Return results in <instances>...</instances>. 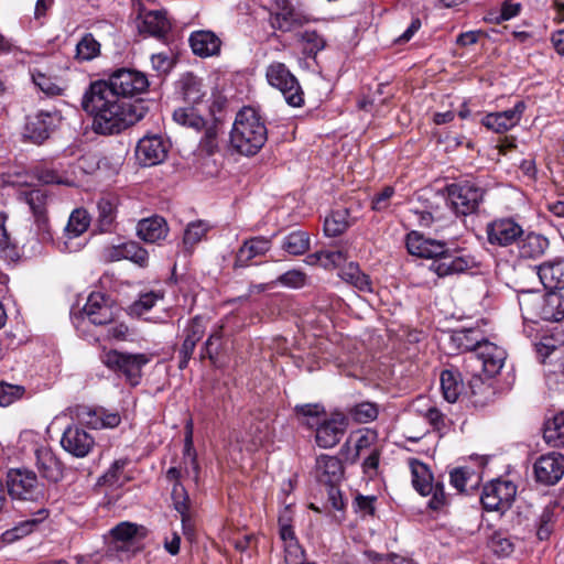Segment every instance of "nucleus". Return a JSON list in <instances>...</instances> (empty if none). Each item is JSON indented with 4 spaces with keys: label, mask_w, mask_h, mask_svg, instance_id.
<instances>
[{
    "label": "nucleus",
    "mask_w": 564,
    "mask_h": 564,
    "mask_svg": "<svg viewBox=\"0 0 564 564\" xmlns=\"http://www.w3.org/2000/svg\"><path fill=\"white\" fill-rule=\"evenodd\" d=\"M80 106L91 117V129L100 135H116L141 121L148 112L143 100H121L104 80L90 83Z\"/></svg>",
    "instance_id": "nucleus-1"
},
{
    "label": "nucleus",
    "mask_w": 564,
    "mask_h": 564,
    "mask_svg": "<svg viewBox=\"0 0 564 564\" xmlns=\"http://www.w3.org/2000/svg\"><path fill=\"white\" fill-rule=\"evenodd\" d=\"M406 249L412 256L431 259L429 269L438 278L462 274L476 267L470 254L448 249L445 242L426 238L416 231L408 235Z\"/></svg>",
    "instance_id": "nucleus-2"
},
{
    "label": "nucleus",
    "mask_w": 564,
    "mask_h": 564,
    "mask_svg": "<svg viewBox=\"0 0 564 564\" xmlns=\"http://www.w3.org/2000/svg\"><path fill=\"white\" fill-rule=\"evenodd\" d=\"M268 131L260 115L251 107L237 112L230 130V147L242 155H254L264 145Z\"/></svg>",
    "instance_id": "nucleus-3"
},
{
    "label": "nucleus",
    "mask_w": 564,
    "mask_h": 564,
    "mask_svg": "<svg viewBox=\"0 0 564 564\" xmlns=\"http://www.w3.org/2000/svg\"><path fill=\"white\" fill-rule=\"evenodd\" d=\"M520 307L525 319L561 322L564 319V294L550 292L542 296L527 292L520 299Z\"/></svg>",
    "instance_id": "nucleus-4"
},
{
    "label": "nucleus",
    "mask_w": 564,
    "mask_h": 564,
    "mask_svg": "<svg viewBox=\"0 0 564 564\" xmlns=\"http://www.w3.org/2000/svg\"><path fill=\"white\" fill-rule=\"evenodd\" d=\"M412 485L414 489L424 497L431 496L427 508L440 511L447 505V497L442 482H434L433 475L427 465L417 459H409Z\"/></svg>",
    "instance_id": "nucleus-5"
},
{
    "label": "nucleus",
    "mask_w": 564,
    "mask_h": 564,
    "mask_svg": "<svg viewBox=\"0 0 564 564\" xmlns=\"http://www.w3.org/2000/svg\"><path fill=\"white\" fill-rule=\"evenodd\" d=\"M447 200L458 216L476 213L484 199L485 189L471 181H462L446 186Z\"/></svg>",
    "instance_id": "nucleus-6"
},
{
    "label": "nucleus",
    "mask_w": 564,
    "mask_h": 564,
    "mask_svg": "<svg viewBox=\"0 0 564 564\" xmlns=\"http://www.w3.org/2000/svg\"><path fill=\"white\" fill-rule=\"evenodd\" d=\"M265 77L268 83L279 89L285 101L292 107H301L304 102L303 90L296 77L290 72L285 64L273 62L267 67Z\"/></svg>",
    "instance_id": "nucleus-7"
},
{
    "label": "nucleus",
    "mask_w": 564,
    "mask_h": 564,
    "mask_svg": "<svg viewBox=\"0 0 564 564\" xmlns=\"http://www.w3.org/2000/svg\"><path fill=\"white\" fill-rule=\"evenodd\" d=\"M104 83L121 100H130L134 96L144 93L149 87L147 76L141 72L130 68L117 69Z\"/></svg>",
    "instance_id": "nucleus-8"
},
{
    "label": "nucleus",
    "mask_w": 564,
    "mask_h": 564,
    "mask_svg": "<svg viewBox=\"0 0 564 564\" xmlns=\"http://www.w3.org/2000/svg\"><path fill=\"white\" fill-rule=\"evenodd\" d=\"M150 361L145 354H129L110 350L102 357V362L111 370L121 372L131 386H137L142 377V368Z\"/></svg>",
    "instance_id": "nucleus-9"
},
{
    "label": "nucleus",
    "mask_w": 564,
    "mask_h": 564,
    "mask_svg": "<svg viewBox=\"0 0 564 564\" xmlns=\"http://www.w3.org/2000/svg\"><path fill=\"white\" fill-rule=\"evenodd\" d=\"M517 486L505 479H496L487 484L481 492V503L488 511H505L516 498Z\"/></svg>",
    "instance_id": "nucleus-10"
},
{
    "label": "nucleus",
    "mask_w": 564,
    "mask_h": 564,
    "mask_svg": "<svg viewBox=\"0 0 564 564\" xmlns=\"http://www.w3.org/2000/svg\"><path fill=\"white\" fill-rule=\"evenodd\" d=\"M182 478V470L176 467H171L166 471V479L173 484L172 500L174 509L181 514L183 533L191 538L194 533V524L192 522L191 500L186 489L180 481Z\"/></svg>",
    "instance_id": "nucleus-11"
},
{
    "label": "nucleus",
    "mask_w": 564,
    "mask_h": 564,
    "mask_svg": "<svg viewBox=\"0 0 564 564\" xmlns=\"http://www.w3.org/2000/svg\"><path fill=\"white\" fill-rule=\"evenodd\" d=\"M466 348L475 352L477 361L481 364L487 376L494 377L502 369L507 358L502 347L488 340H476L475 344H466Z\"/></svg>",
    "instance_id": "nucleus-12"
},
{
    "label": "nucleus",
    "mask_w": 564,
    "mask_h": 564,
    "mask_svg": "<svg viewBox=\"0 0 564 564\" xmlns=\"http://www.w3.org/2000/svg\"><path fill=\"white\" fill-rule=\"evenodd\" d=\"M308 21V17L290 0H276L275 10L270 14V25L281 32H291Z\"/></svg>",
    "instance_id": "nucleus-13"
},
{
    "label": "nucleus",
    "mask_w": 564,
    "mask_h": 564,
    "mask_svg": "<svg viewBox=\"0 0 564 564\" xmlns=\"http://www.w3.org/2000/svg\"><path fill=\"white\" fill-rule=\"evenodd\" d=\"M8 491L17 499L32 500L40 494L37 477L29 469H11L8 473Z\"/></svg>",
    "instance_id": "nucleus-14"
},
{
    "label": "nucleus",
    "mask_w": 564,
    "mask_h": 564,
    "mask_svg": "<svg viewBox=\"0 0 564 564\" xmlns=\"http://www.w3.org/2000/svg\"><path fill=\"white\" fill-rule=\"evenodd\" d=\"M58 420H69L77 423H120L121 417L117 412H109L104 408L88 405H75L57 416Z\"/></svg>",
    "instance_id": "nucleus-15"
},
{
    "label": "nucleus",
    "mask_w": 564,
    "mask_h": 564,
    "mask_svg": "<svg viewBox=\"0 0 564 564\" xmlns=\"http://www.w3.org/2000/svg\"><path fill=\"white\" fill-rule=\"evenodd\" d=\"M533 469L538 482L555 485L564 475V456L558 453L542 455L535 460Z\"/></svg>",
    "instance_id": "nucleus-16"
},
{
    "label": "nucleus",
    "mask_w": 564,
    "mask_h": 564,
    "mask_svg": "<svg viewBox=\"0 0 564 564\" xmlns=\"http://www.w3.org/2000/svg\"><path fill=\"white\" fill-rule=\"evenodd\" d=\"M95 437L83 425H68L64 431L61 445L75 457H85L93 449Z\"/></svg>",
    "instance_id": "nucleus-17"
},
{
    "label": "nucleus",
    "mask_w": 564,
    "mask_h": 564,
    "mask_svg": "<svg viewBox=\"0 0 564 564\" xmlns=\"http://www.w3.org/2000/svg\"><path fill=\"white\" fill-rule=\"evenodd\" d=\"M116 311L112 301L99 292L91 293L83 308L89 322L95 325H108L116 318Z\"/></svg>",
    "instance_id": "nucleus-18"
},
{
    "label": "nucleus",
    "mask_w": 564,
    "mask_h": 564,
    "mask_svg": "<svg viewBox=\"0 0 564 564\" xmlns=\"http://www.w3.org/2000/svg\"><path fill=\"white\" fill-rule=\"evenodd\" d=\"M486 232L489 243L507 247L523 235V229L512 218H499L487 225Z\"/></svg>",
    "instance_id": "nucleus-19"
},
{
    "label": "nucleus",
    "mask_w": 564,
    "mask_h": 564,
    "mask_svg": "<svg viewBox=\"0 0 564 564\" xmlns=\"http://www.w3.org/2000/svg\"><path fill=\"white\" fill-rule=\"evenodd\" d=\"M167 148L159 135L143 137L135 148V158L143 166H153L164 161Z\"/></svg>",
    "instance_id": "nucleus-20"
},
{
    "label": "nucleus",
    "mask_w": 564,
    "mask_h": 564,
    "mask_svg": "<svg viewBox=\"0 0 564 564\" xmlns=\"http://www.w3.org/2000/svg\"><path fill=\"white\" fill-rule=\"evenodd\" d=\"M524 110L525 104L518 101L511 109L486 115L481 123L496 133H505L520 122Z\"/></svg>",
    "instance_id": "nucleus-21"
},
{
    "label": "nucleus",
    "mask_w": 564,
    "mask_h": 564,
    "mask_svg": "<svg viewBox=\"0 0 564 564\" xmlns=\"http://www.w3.org/2000/svg\"><path fill=\"white\" fill-rule=\"evenodd\" d=\"M61 113L56 110H41L35 116L29 118L25 127L26 133L31 140L41 143L48 138L51 131L61 122Z\"/></svg>",
    "instance_id": "nucleus-22"
},
{
    "label": "nucleus",
    "mask_w": 564,
    "mask_h": 564,
    "mask_svg": "<svg viewBox=\"0 0 564 564\" xmlns=\"http://www.w3.org/2000/svg\"><path fill=\"white\" fill-rule=\"evenodd\" d=\"M271 239L263 236L245 240L236 253L234 268L247 267L252 259L264 256L271 249Z\"/></svg>",
    "instance_id": "nucleus-23"
},
{
    "label": "nucleus",
    "mask_w": 564,
    "mask_h": 564,
    "mask_svg": "<svg viewBox=\"0 0 564 564\" xmlns=\"http://www.w3.org/2000/svg\"><path fill=\"white\" fill-rule=\"evenodd\" d=\"M189 44L195 55L209 57L219 54L221 41L214 32L199 30L191 34Z\"/></svg>",
    "instance_id": "nucleus-24"
},
{
    "label": "nucleus",
    "mask_w": 564,
    "mask_h": 564,
    "mask_svg": "<svg viewBox=\"0 0 564 564\" xmlns=\"http://www.w3.org/2000/svg\"><path fill=\"white\" fill-rule=\"evenodd\" d=\"M36 468L43 478L56 482L63 476L61 462L57 459L52 449L40 447L35 451Z\"/></svg>",
    "instance_id": "nucleus-25"
},
{
    "label": "nucleus",
    "mask_w": 564,
    "mask_h": 564,
    "mask_svg": "<svg viewBox=\"0 0 564 564\" xmlns=\"http://www.w3.org/2000/svg\"><path fill=\"white\" fill-rule=\"evenodd\" d=\"M541 283L547 290L564 289V259L547 261L538 267Z\"/></svg>",
    "instance_id": "nucleus-26"
},
{
    "label": "nucleus",
    "mask_w": 564,
    "mask_h": 564,
    "mask_svg": "<svg viewBox=\"0 0 564 564\" xmlns=\"http://www.w3.org/2000/svg\"><path fill=\"white\" fill-rule=\"evenodd\" d=\"M180 94L183 101L189 106H200L206 97V91L202 79L188 73L181 77L178 82Z\"/></svg>",
    "instance_id": "nucleus-27"
},
{
    "label": "nucleus",
    "mask_w": 564,
    "mask_h": 564,
    "mask_svg": "<svg viewBox=\"0 0 564 564\" xmlns=\"http://www.w3.org/2000/svg\"><path fill=\"white\" fill-rule=\"evenodd\" d=\"M169 227L164 218L152 216L141 219L137 226L138 237L145 241L154 243L167 236Z\"/></svg>",
    "instance_id": "nucleus-28"
},
{
    "label": "nucleus",
    "mask_w": 564,
    "mask_h": 564,
    "mask_svg": "<svg viewBox=\"0 0 564 564\" xmlns=\"http://www.w3.org/2000/svg\"><path fill=\"white\" fill-rule=\"evenodd\" d=\"M48 517V511L44 508L34 512L31 518L19 522L15 527L2 533V539L6 543H13L17 540L32 533L40 523Z\"/></svg>",
    "instance_id": "nucleus-29"
},
{
    "label": "nucleus",
    "mask_w": 564,
    "mask_h": 564,
    "mask_svg": "<svg viewBox=\"0 0 564 564\" xmlns=\"http://www.w3.org/2000/svg\"><path fill=\"white\" fill-rule=\"evenodd\" d=\"M171 29V23L165 12L148 11L142 15L139 30L141 33H148L155 37L164 36Z\"/></svg>",
    "instance_id": "nucleus-30"
},
{
    "label": "nucleus",
    "mask_w": 564,
    "mask_h": 564,
    "mask_svg": "<svg viewBox=\"0 0 564 564\" xmlns=\"http://www.w3.org/2000/svg\"><path fill=\"white\" fill-rule=\"evenodd\" d=\"M549 245L546 237L530 232L518 242L519 256L523 259H538L545 253Z\"/></svg>",
    "instance_id": "nucleus-31"
},
{
    "label": "nucleus",
    "mask_w": 564,
    "mask_h": 564,
    "mask_svg": "<svg viewBox=\"0 0 564 564\" xmlns=\"http://www.w3.org/2000/svg\"><path fill=\"white\" fill-rule=\"evenodd\" d=\"M118 197L115 195H106L100 197L97 203L98 226L101 231L110 230L117 216Z\"/></svg>",
    "instance_id": "nucleus-32"
},
{
    "label": "nucleus",
    "mask_w": 564,
    "mask_h": 564,
    "mask_svg": "<svg viewBox=\"0 0 564 564\" xmlns=\"http://www.w3.org/2000/svg\"><path fill=\"white\" fill-rule=\"evenodd\" d=\"M441 388L446 401L451 403L457 401L464 389L460 375L452 370H443L441 373Z\"/></svg>",
    "instance_id": "nucleus-33"
},
{
    "label": "nucleus",
    "mask_w": 564,
    "mask_h": 564,
    "mask_svg": "<svg viewBox=\"0 0 564 564\" xmlns=\"http://www.w3.org/2000/svg\"><path fill=\"white\" fill-rule=\"evenodd\" d=\"M173 119L181 126H186L199 131L206 122L198 111V107L186 105L174 110Z\"/></svg>",
    "instance_id": "nucleus-34"
},
{
    "label": "nucleus",
    "mask_w": 564,
    "mask_h": 564,
    "mask_svg": "<svg viewBox=\"0 0 564 564\" xmlns=\"http://www.w3.org/2000/svg\"><path fill=\"white\" fill-rule=\"evenodd\" d=\"M183 465L187 476H192L195 481L198 479L199 465L196 458V452L193 446V429L189 425L185 433V445L183 453Z\"/></svg>",
    "instance_id": "nucleus-35"
},
{
    "label": "nucleus",
    "mask_w": 564,
    "mask_h": 564,
    "mask_svg": "<svg viewBox=\"0 0 564 564\" xmlns=\"http://www.w3.org/2000/svg\"><path fill=\"white\" fill-rule=\"evenodd\" d=\"M350 226L348 209L334 210L324 221V231L329 237L341 235Z\"/></svg>",
    "instance_id": "nucleus-36"
},
{
    "label": "nucleus",
    "mask_w": 564,
    "mask_h": 564,
    "mask_svg": "<svg viewBox=\"0 0 564 564\" xmlns=\"http://www.w3.org/2000/svg\"><path fill=\"white\" fill-rule=\"evenodd\" d=\"M345 430L338 425H317L315 441L319 447L332 448L343 438Z\"/></svg>",
    "instance_id": "nucleus-37"
},
{
    "label": "nucleus",
    "mask_w": 564,
    "mask_h": 564,
    "mask_svg": "<svg viewBox=\"0 0 564 564\" xmlns=\"http://www.w3.org/2000/svg\"><path fill=\"white\" fill-rule=\"evenodd\" d=\"M340 276L344 281L352 284L361 292L371 293L373 291L370 278L361 272L359 267L355 263H349V265L341 271Z\"/></svg>",
    "instance_id": "nucleus-38"
},
{
    "label": "nucleus",
    "mask_w": 564,
    "mask_h": 564,
    "mask_svg": "<svg viewBox=\"0 0 564 564\" xmlns=\"http://www.w3.org/2000/svg\"><path fill=\"white\" fill-rule=\"evenodd\" d=\"M282 249L293 256L304 254L310 249V236L307 232L297 230L284 237Z\"/></svg>",
    "instance_id": "nucleus-39"
},
{
    "label": "nucleus",
    "mask_w": 564,
    "mask_h": 564,
    "mask_svg": "<svg viewBox=\"0 0 564 564\" xmlns=\"http://www.w3.org/2000/svg\"><path fill=\"white\" fill-rule=\"evenodd\" d=\"M449 479L453 487L459 491H465L468 487L476 486L480 476L479 473L470 470L468 467H458L451 471Z\"/></svg>",
    "instance_id": "nucleus-40"
},
{
    "label": "nucleus",
    "mask_w": 564,
    "mask_h": 564,
    "mask_svg": "<svg viewBox=\"0 0 564 564\" xmlns=\"http://www.w3.org/2000/svg\"><path fill=\"white\" fill-rule=\"evenodd\" d=\"M100 54V43L91 33H86L76 45L75 58L79 62H88Z\"/></svg>",
    "instance_id": "nucleus-41"
},
{
    "label": "nucleus",
    "mask_w": 564,
    "mask_h": 564,
    "mask_svg": "<svg viewBox=\"0 0 564 564\" xmlns=\"http://www.w3.org/2000/svg\"><path fill=\"white\" fill-rule=\"evenodd\" d=\"M138 532V527L131 522H121L111 529L110 534L112 536L113 549L121 551L124 549V544L134 539Z\"/></svg>",
    "instance_id": "nucleus-42"
},
{
    "label": "nucleus",
    "mask_w": 564,
    "mask_h": 564,
    "mask_svg": "<svg viewBox=\"0 0 564 564\" xmlns=\"http://www.w3.org/2000/svg\"><path fill=\"white\" fill-rule=\"evenodd\" d=\"M128 458L115 460L109 469L99 478V484L107 486H121L126 481L124 468L128 465Z\"/></svg>",
    "instance_id": "nucleus-43"
},
{
    "label": "nucleus",
    "mask_w": 564,
    "mask_h": 564,
    "mask_svg": "<svg viewBox=\"0 0 564 564\" xmlns=\"http://www.w3.org/2000/svg\"><path fill=\"white\" fill-rule=\"evenodd\" d=\"M89 224L88 213L85 209L77 208L70 214L65 231L70 238L78 237L88 229Z\"/></svg>",
    "instance_id": "nucleus-44"
},
{
    "label": "nucleus",
    "mask_w": 564,
    "mask_h": 564,
    "mask_svg": "<svg viewBox=\"0 0 564 564\" xmlns=\"http://www.w3.org/2000/svg\"><path fill=\"white\" fill-rule=\"evenodd\" d=\"M349 416L356 423H371L377 420L379 410L376 403L361 402L348 410Z\"/></svg>",
    "instance_id": "nucleus-45"
},
{
    "label": "nucleus",
    "mask_w": 564,
    "mask_h": 564,
    "mask_svg": "<svg viewBox=\"0 0 564 564\" xmlns=\"http://www.w3.org/2000/svg\"><path fill=\"white\" fill-rule=\"evenodd\" d=\"M34 216L46 213L47 193L43 188H33L21 193Z\"/></svg>",
    "instance_id": "nucleus-46"
},
{
    "label": "nucleus",
    "mask_w": 564,
    "mask_h": 564,
    "mask_svg": "<svg viewBox=\"0 0 564 564\" xmlns=\"http://www.w3.org/2000/svg\"><path fill=\"white\" fill-rule=\"evenodd\" d=\"M209 226L204 220L192 221L187 225L183 243L186 249L193 248L196 243H198L207 234Z\"/></svg>",
    "instance_id": "nucleus-47"
},
{
    "label": "nucleus",
    "mask_w": 564,
    "mask_h": 564,
    "mask_svg": "<svg viewBox=\"0 0 564 564\" xmlns=\"http://www.w3.org/2000/svg\"><path fill=\"white\" fill-rule=\"evenodd\" d=\"M316 467L318 471L328 477V481L338 479L343 473L340 460L329 455H321L316 460Z\"/></svg>",
    "instance_id": "nucleus-48"
},
{
    "label": "nucleus",
    "mask_w": 564,
    "mask_h": 564,
    "mask_svg": "<svg viewBox=\"0 0 564 564\" xmlns=\"http://www.w3.org/2000/svg\"><path fill=\"white\" fill-rule=\"evenodd\" d=\"M31 77L34 85L45 95L54 97L63 94V88L39 69L31 70Z\"/></svg>",
    "instance_id": "nucleus-49"
},
{
    "label": "nucleus",
    "mask_w": 564,
    "mask_h": 564,
    "mask_svg": "<svg viewBox=\"0 0 564 564\" xmlns=\"http://www.w3.org/2000/svg\"><path fill=\"white\" fill-rule=\"evenodd\" d=\"M322 265L325 269H333L341 265L349 258L347 242L341 243L336 250H323Z\"/></svg>",
    "instance_id": "nucleus-50"
},
{
    "label": "nucleus",
    "mask_w": 564,
    "mask_h": 564,
    "mask_svg": "<svg viewBox=\"0 0 564 564\" xmlns=\"http://www.w3.org/2000/svg\"><path fill=\"white\" fill-rule=\"evenodd\" d=\"M25 392L24 387L7 382L0 383V405L8 406L21 399Z\"/></svg>",
    "instance_id": "nucleus-51"
},
{
    "label": "nucleus",
    "mask_w": 564,
    "mask_h": 564,
    "mask_svg": "<svg viewBox=\"0 0 564 564\" xmlns=\"http://www.w3.org/2000/svg\"><path fill=\"white\" fill-rule=\"evenodd\" d=\"M414 410L420 413L429 423H438L443 420V414L440 410L431 404L430 401L420 398L413 404Z\"/></svg>",
    "instance_id": "nucleus-52"
},
{
    "label": "nucleus",
    "mask_w": 564,
    "mask_h": 564,
    "mask_svg": "<svg viewBox=\"0 0 564 564\" xmlns=\"http://www.w3.org/2000/svg\"><path fill=\"white\" fill-rule=\"evenodd\" d=\"M306 274L301 270H290L280 274L272 283H280L292 289H300L306 284Z\"/></svg>",
    "instance_id": "nucleus-53"
},
{
    "label": "nucleus",
    "mask_w": 564,
    "mask_h": 564,
    "mask_svg": "<svg viewBox=\"0 0 564 564\" xmlns=\"http://www.w3.org/2000/svg\"><path fill=\"white\" fill-rule=\"evenodd\" d=\"M554 520V508L545 507L540 514L536 534L540 540H545L550 536L552 531V524Z\"/></svg>",
    "instance_id": "nucleus-54"
},
{
    "label": "nucleus",
    "mask_w": 564,
    "mask_h": 564,
    "mask_svg": "<svg viewBox=\"0 0 564 564\" xmlns=\"http://www.w3.org/2000/svg\"><path fill=\"white\" fill-rule=\"evenodd\" d=\"M207 321L203 316H195L185 328V338L198 343L205 334Z\"/></svg>",
    "instance_id": "nucleus-55"
},
{
    "label": "nucleus",
    "mask_w": 564,
    "mask_h": 564,
    "mask_svg": "<svg viewBox=\"0 0 564 564\" xmlns=\"http://www.w3.org/2000/svg\"><path fill=\"white\" fill-rule=\"evenodd\" d=\"M296 420L321 419L326 415V410L321 403H307L295 406Z\"/></svg>",
    "instance_id": "nucleus-56"
},
{
    "label": "nucleus",
    "mask_w": 564,
    "mask_h": 564,
    "mask_svg": "<svg viewBox=\"0 0 564 564\" xmlns=\"http://www.w3.org/2000/svg\"><path fill=\"white\" fill-rule=\"evenodd\" d=\"M223 333L221 327L213 332L209 337L207 338L203 349H202V358H208L212 361L215 360L216 356L218 355L219 347H220V339H221Z\"/></svg>",
    "instance_id": "nucleus-57"
},
{
    "label": "nucleus",
    "mask_w": 564,
    "mask_h": 564,
    "mask_svg": "<svg viewBox=\"0 0 564 564\" xmlns=\"http://www.w3.org/2000/svg\"><path fill=\"white\" fill-rule=\"evenodd\" d=\"M543 438L552 447H564V425H544Z\"/></svg>",
    "instance_id": "nucleus-58"
},
{
    "label": "nucleus",
    "mask_w": 564,
    "mask_h": 564,
    "mask_svg": "<svg viewBox=\"0 0 564 564\" xmlns=\"http://www.w3.org/2000/svg\"><path fill=\"white\" fill-rule=\"evenodd\" d=\"M217 137H218V130H217V126L215 123L205 128L204 135L200 139V147L208 154H213L217 150V148H218Z\"/></svg>",
    "instance_id": "nucleus-59"
},
{
    "label": "nucleus",
    "mask_w": 564,
    "mask_h": 564,
    "mask_svg": "<svg viewBox=\"0 0 564 564\" xmlns=\"http://www.w3.org/2000/svg\"><path fill=\"white\" fill-rule=\"evenodd\" d=\"M394 195L392 186H386L380 193L376 194L372 198V209L376 212L387 210L390 206V199Z\"/></svg>",
    "instance_id": "nucleus-60"
},
{
    "label": "nucleus",
    "mask_w": 564,
    "mask_h": 564,
    "mask_svg": "<svg viewBox=\"0 0 564 564\" xmlns=\"http://www.w3.org/2000/svg\"><path fill=\"white\" fill-rule=\"evenodd\" d=\"M34 218H35V231H36L39 240L41 242L51 241L53 239V237L51 234L48 218L46 216V213L36 215V216H34Z\"/></svg>",
    "instance_id": "nucleus-61"
},
{
    "label": "nucleus",
    "mask_w": 564,
    "mask_h": 564,
    "mask_svg": "<svg viewBox=\"0 0 564 564\" xmlns=\"http://www.w3.org/2000/svg\"><path fill=\"white\" fill-rule=\"evenodd\" d=\"M158 297L159 296L153 292L145 293L132 304L131 311L138 315H141L154 306Z\"/></svg>",
    "instance_id": "nucleus-62"
},
{
    "label": "nucleus",
    "mask_w": 564,
    "mask_h": 564,
    "mask_svg": "<svg viewBox=\"0 0 564 564\" xmlns=\"http://www.w3.org/2000/svg\"><path fill=\"white\" fill-rule=\"evenodd\" d=\"M303 42L311 45L308 48L310 54H316L325 47V40L315 31H305L301 34Z\"/></svg>",
    "instance_id": "nucleus-63"
},
{
    "label": "nucleus",
    "mask_w": 564,
    "mask_h": 564,
    "mask_svg": "<svg viewBox=\"0 0 564 564\" xmlns=\"http://www.w3.org/2000/svg\"><path fill=\"white\" fill-rule=\"evenodd\" d=\"M380 453L372 448L362 463V470L369 477L373 478L378 474Z\"/></svg>",
    "instance_id": "nucleus-64"
}]
</instances>
